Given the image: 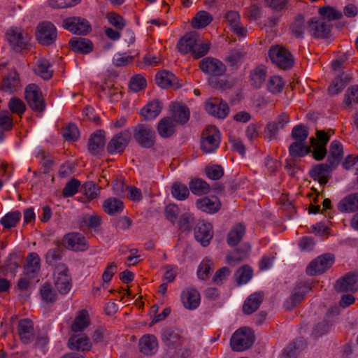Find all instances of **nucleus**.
<instances>
[{
    "label": "nucleus",
    "instance_id": "4d7b16f0",
    "mask_svg": "<svg viewBox=\"0 0 358 358\" xmlns=\"http://www.w3.org/2000/svg\"><path fill=\"white\" fill-rule=\"evenodd\" d=\"M62 135L68 141H76L80 135L79 130L75 124H69L62 128Z\"/></svg>",
    "mask_w": 358,
    "mask_h": 358
},
{
    "label": "nucleus",
    "instance_id": "5701e85b",
    "mask_svg": "<svg viewBox=\"0 0 358 358\" xmlns=\"http://www.w3.org/2000/svg\"><path fill=\"white\" fill-rule=\"evenodd\" d=\"M18 335L24 343H29L34 338V323L29 319H22L17 324Z\"/></svg>",
    "mask_w": 358,
    "mask_h": 358
},
{
    "label": "nucleus",
    "instance_id": "0e129e2a",
    "mask_svg": "<svg viewBox=\"0 0 358 358\" xmlns=\"http://www.w3.org/2000/svg\"><path fill=\"white\" fill-rule=\"evenodd\" d=\"M320 15L328 20H334L341 19L343 16L342 13L331 6H325L319 9Z\"/></svg>",
    "mask_w": 358,
    "mask_h": 358
},
{
    "label": "nucleus",
    "instance_id": "f704fd0d",
    "mask_svg": "<svg viewBox=\"0 0 358 358\" xmlns=\"http://www.w3.org/2000/svg\"><path fill=\"white\" fill-rule=\"evenodd\" d=\"M308 29V22H306L302 15H298L289 25V31L295 38H303L306 30Z\"/></svg>",
    "mask_w": 358,
    "mask_h": 358
},
{
    "label": "nucleus",
    "instance_id": "864d4df0",
    "mask_svg": "<svg viewBox=\"0 0 358 358\" xmlns=\"http://www.w3.org/2000/svg\"><path fill=\"white\" fill-rule=\"evenodd\" d=\"M252 269L248 265L241 266L235 273L236 282L238 285L247 283L252 278Z\"/></svg>",
    "mask_w": 358,
    "mask_h": 358
},
{
    "label": "nucleus",
    "instance_id": "49530a36",
    "mask_svg": "<svg viewBox=\"0 0 358 358\" xmlns=\"http://www.w3.org/2000/svg\"><path fill=\"white\" fill-rule=\"evenodd\" d=\"M266 86L268 92L277 94L282 91L285 87V81L280 76H272L268 79Z\"/></svg>",
    "mask_w": 358,
    "mask_h": 358
},
{
    "label": "nucleus",
    "instance_id": "2eb2a0df",
    "mask_svg": "<svg viewBox=\"0 0 358 358\" xmlns=\"http://www.w3.org/2000/svg\"><path fill=\"white\" fill-rule=\"evenodd\" d=\"M64 27L74 34H87L90 29V22L85 18L71 17L64 20Z\"/></svg>",
    "mask_w": 358,
    "mask_h": 358
},
{
    "label": "nucleus",
    "instance_id": "c756f323",
    "mask_svg": "<svg viewBox=\"0 0 358 358\" xmlns=\"http://www.w3.org/2000/svg\"><path fill=\"white\" fill-rule=\"evenodd\" d=\"M140 351L145 355L155 354L158 348V342L154 335L146 334L143 336L139 341Z\"/></svg>",
    "mask_w": 358,
    "mask_h": 358
},
{
    "label": "nucleus",
    "instance_id": "69168bd1",
    "mask_svg": "<svg viewBox=\"0 0 358 358\" xmlns=\"http://www.w3.org/2000/svg\"><path fill=\"white\" fill-rule=\"evenodd\" d=\"M181 333L177 329L168 328L164 329L162 333V338L164 341H169L176 343L181 338Z\"/></svg>",
    "mask_w": 358,
    "mask_h": 358
},
{
    "label": "nucleus",
    "instance_id": "20e7f679",
    "mask_svg": "<svg viewBox=\"0 0 358 358\" xmlns=\"http://www.w3.org/2000/svg\"><path fill=\"white\" fill-rule=\"evenodd\" d=\"M220 132L215 126L208 125L202 131L201 149L206 154L214 152L220 146Z\"/></svg>",
    "mask_w": 358,
    "mask_h": 358
},
{
    "label": "nucleus",
    "instance_id": "79ce46f5",
    "mask_svg": "<svg viewBox=\"0 0 358 358\" xmlns=\"http://www.w3.org/2000/svg\"><path fill=\"white\" fill-rule=\"evenodd\" d=\"M103 209L108 215H115L123 210L124 203L120 199L110 197L103 201Z\"/></svg>",
    "mask_w": 358,
    "mask_h": 358
},
{
    "label": "nucleus",
    "instance_id": "6e6552de",
    "mask_svg": "<svg viewBox=\"0 0 358 358\" xmlns=\"http://www.w3.org/2000/svg\"><path fill=\"white\" fill-rule=\"evenodd\" d=\"M57 36L56 27L50 22H43L36 27V38L43 45L52 44Z\"/></svg>",
    "mask_w": 358,
    "mask_h": 358
},
{
    "label": "nucleus",
    "instance_id": "aec40b11",
    "mask_svg": "<svg viewBox=\"0 0 358 358\" xmlns=\"http://www.w3.org/2000/svg\"><path fill=\"white\" fill-rule=\"evenodd\" d=\"M224 21L231 29L239 36L244 37L247 34V29L241 24V16L237 11H227L224 16Z\"/></svg>",
    "mask_w": 358,
    "mask_h": 358
},
{
    "label": "nucleus",
    "instance_id": "4be33fe9",
    "mask_svg": "<svg viewBox=\"0 0 358 358\" xmlns=\"http://www.w3.org/2000/svg\"><path fill=\"white\" fill-rule=\"evenodd\" d=\"M68 346L71 350L84 352L91 350L92 343L86 334H80L71 336L68 341Z\"/></svg>",
    "mask_w": 358,
    "mask_h": 358
},
{
    "label": "nucleus",
    "instance_id": "e433bc0d",
    "mask_svg": "<svg viewBox=\"0 0 358 358\" xmlns=\"http://www.w3.org/2000/svg\"><path fill=\"white\" fill-rule=\"evenodd\" d=\"M174 123L185 124L189 119V110L186 106L174 103L171 106Z\"/></svg>",
    "mask_w": 358,
    "mask_h": 358
},
{
    "label": "nucleus",
    "instance_id": "9b49d317",
    "mask_svg": "<svg viewBox=\"0 0 358 358\" xmlns=\"http://www.w3.org/2000/svg\"><path fill=\"white\" fill-rule=\"evenodd\" d=\"M205 109L208 113L219 119H224L229 113L227 103L217 97L209 98L205 103Z\"/></svg>",
    "mask_w": 358,
    "mask_h": 358
},
{
    "label": "nucleus",
    "instance_id": "13d9d810",
    "mask_svg": "<svg viewBox=\"0 0 358 358\" xmlns=\"http://www.w3.org/2000/svg\"><path fill=\"white\" fill-rule=\"evenodd\" d=\"M213 262L208 259H203L197 270V276L201 280H206L213 270Z\"/></svg>",
    "mask_w": 358,
    "mask_h": 358
},
{
    "label": "nucleus",
    "instance_id": "f8f14e48",
    "mask_svg": "<svg viewBox=\"0 0 358 358\" xmlns=\"http://www.w3.org/2000/svg\"><path fill=\"white\" fill-rule=\"evenodd\" d=\"M335 289L340 292H355L358 290V272L348 273L336 280Z\"/></svg>",
    "mask_w": 358,
    "mask_h": 358
},
{
    "label": "nucleus",
    "instance_id": "a19ab883",
    "mask_svg": "<svg viewBox=\"0 0 358 358\" xmlns=\"http://www.w3.org/2000/svg\"><path fill=\"white\" fill-rule=\"evenodd\" d=\"M343 155V150L342 144L338 141H332L329 147V155L327 159L328 162L336 166Z\"/></svg>",
    "mask_w": 358,
    "mask_h": 358
},
{
    "label": "nucleus",
    "instance_id": "a878e982",
    "mask_svg": "<svg viewBox=\"0 0 358 358\" xmlns=\"http://www.w3.org/2000/svg\"><path fill=\"white\" fill-rule=\"evenodd\" d=\"M331 31V25L322 20L312 19L308 21V31L315 38H327Z\"/></svg>",
    "mask_w": 358,
    "mask_h": 358
},
{
    "label": "nucleus",
    "instance_id": "bb28decb",
    "mask_svg": "<svg viewBox=\"0 0 358 358\" xmlns=\"http://www.w3.org/2000/svg\"><path fill=\"white\" fill-rule=\"evenodd\" d=\"M311 288L308 285H298L294 289L290 297L285 302V307L287 310H291L296 305L300 303L305 297L306 293L310 291Z\"/></svg>",
    "mask_w": 358,
    "mask_h": 358
},
{
    "label": "nucleus",
    "instance_id": "338daca9",
    "mask_svg": "<svg viewBox=\"0 0 358 358\" xmlns=\"http://www.w3.org/2000/svg\"><path fill=\"white\" fill-rule=\"evenodd\" d=\"M84 194L89 201L96 198L99 193V187L93 182H86L83 186Z\"/></svg>",
    "mask_w": 358,
    "mask_h": 358
},
{
    "label": "nucleus",
    "instance_id": "ea45409f",
    "mask_svg": "<svg viewBox=\"0 0 358 358\" xmlns=\"http://www.w3.org/2000/svg\"><path fill=\"white\" fill-rule=\"evenodd\" d=\"M263 296L259 293L250 294L245 301L243 311L245 314H252L255 312L262 302Z\"/></svg>",
    "mask_w": 358,
    "mask_h": 358
},
{
    "label": "nucleus",
    "instance_id": "c03bdc74",
    "mask_svg": "<svg viewBox=\"0 0 358 358\" xmlns=\"http://www.w3.org/2000/svg\"><path fill=\"white\" fill-rule=\"evenodd\" d=\"M213 16L206 10L199 11L192 20L194 28L201 29L208 26L213 21Z\"/></svg>",
    "mask_w": 358,
    "mask_h": 358
},
{
    "label": "nucleus",
    "instance_id": "5fc2aeb1",
    "mask_svg": "<svg viewBox=\"0 0 358 358\" xmlns=\"http://www.w3.org/2000/svg\"><path fill=\"white\" fill-rule=\"evenodd\" d=\"M8 107L11 113L17 115L20 117L24 113L27 107L24 101L18 97H12L8 103Z\"/></svg>",
    "mask_w": 358,
    "mask_h": 358
},
{
    "label": "nucleus",
    "instance_id": "f3484780",
    "mask_svg": "<svg viewBox=\"0 0 358 358\" xmlns=\"http://www.w3.org/2000/svg\"><path fill=\"white\" fill-rule=\"evenodd\" d=\"M180 300L186 309L195 310L200 305L201 295L196 289L187 287L182 291Z\"/></svg>",
    "mask_w": 358,
    "mask_h": 358
},
{
    "label": "nucleus",
    "instance_id": "6ab92c4d",
    "mask_svg": "<svg viewBox=\"0 0 358 358\" xmlns=\"http://www.w3.org/2000/svg\"><path fill=\"white\" fill-rule=\"evenodd\" d=\"M213 231L210 223L199 222L194 229V237L203 246H207L213 238Z\"/></svg>",
    "mask_w": 358,
    "mask_h": 358
},
{
    "label": "nucleus",
    "instance_id": "c9c22d12",
    "mask_svg": "<svg viewBox=\"0 0 358 358\" xmlns=\"http://www.w3.org/2000/svg\"><path fill=\"white\" fill-rule=\"evenodd\" d=\"M246 228L242 223L235 224L229 231L227 242L230 246L237 245L244 237Z\"/></svg>",
    "mask_w": 358,
    "mask_h": 358
},
{
    "label": "nucleus",
    "instance_id": "6e6d98bb",
    "mask_svg": "<svg viewBox=\"0 0 358 358\" xmlns=\"http://www.w3.org/2000/svg\"><path fill=\"white\" fill-rule=\"evenodd\" d=\"M171 194L175 199L182 201L189 196V188L184 184L176 182L172 185Z\"/></svg>",
    "mask_w": 358,
    "mask_h": 358
},
{
    "label": "nucleus",
    "instance_id": "473e14b6",
    "mask_svg": "<svg viewBox=\"0 0 358 358\" xmlns=\"http://www.w3.org/2000/svg\"><path fill=\"white\" fill-rule=\"evenodd\" d=\"M71 49L77 53L88 54L93 50V43L85 38H72L69 43Z\"/></svg>",
    "mask_w": 358,
    "mask_h": 358
},
{
    "label": "nucleus",
    "instance_id": "ddd939ff",
    "mask_svg": "<svg viewBox=\"0 0 358 358\" xmlns=\"http://www.w3.org/2000/svg\"><path fill=\"white\" fill-rule=\"evenodd\" d=\"M199 67L203 73L213 76H221L226 71L224 64L213 57L203 58L199 63Z\"/></svg>",
    "mask_w": 358,
    "mask_h": 358
},
{
    "label": "nucleus",
    "instance_id": "423d86ee",
    "mask_svg": "<svg viewBox=\"0 0 358 358\" xmlns=\"http://www.w3.org/2000/svg\"><path fill=\"white\" fill-rule=\"evenodd\" d=\"M24 98L28 106L36 113H42L45 109V102L40 87L36 84L28 85L24 90Z\"/></svg>",
    "mask_w": 358,
    "mask_h": 358
},
{
    "label": "nucleus",
    "instance_id": "f03ea898",
    "mask_svg": "<svg viewBox=\"0 0 358 358\" xmlns=\"http://www.w3.org/2000/svg\"><path fill=\"white\" fill-rule=\"evenodd\" d=\"M268 57L272 63L279 69L287 70L294 64V58L291 52L280 45H273L268 50Z\"/></svg>",
    "mask_w": 358,
    "mask_h": 358
},
{
    "label": "nucleus",
    "instance_id": "412c9836",
    "mask_svg": "<svg viewBox=\"0 0 358 358\" xmlns=\"http://www.w3.org/2000/svg\"><path fill=\"white\" fill-rule=\"evenodd\" d=\"M196 206L203 212L213 214L220 209L221 202L217 196H205L196 200Z\"/></svg>",
    "mask_w": 358,
    "mask_h": 358
},
{
    "label": "nucleus",
    "instance_id": "e2e57ef3",
    "mask_svg": "<svg viewBox=\"0 0 358 358\" xmlns=\"http://www.w3.org/2000/svg\"><path fill=\"white\" fill-rule=\"evenodd\" d=\"M250 250V246L249 245H245L244 250H243L242 251H239V250H236L231 254L228 255L227 257V261L228 264H235L236 263L241 262L247 257L248 252Z\"/></svg>",
    "mask_w": 358,
    "mask_h": 358
},
{
    "label": "nucleus",
    "instance_id": "a211bd4d",
    "mask_svg": "<svg viewBox=\"0 0 358 358\" xmlns=\"http://www.w3.org/2000/svg\"><path fill=\"white\" fill-rule=\"evenodd\" d=\"M41 271V258L36 252L27 255L24 266V273L29 278H34Z\"/></svg>",
    "mask_w": 358,
    "mask_h": 358
},
{
    "label": "nucleus",
    "instance_id": "1a4fd4ad",
    "mask_svg": "<svg viewBox=\"0 0 358 358\" xmlns=\"http://www.w3.org/2000/svg\"><path fill=\"white\" fill-rule=\"evenodd\" d=\"M131 134L132 132L127 129L114 135L108 143V152L111 155L122 153L131 141Z\"/></svg>",
    "mask_w": 358,
    "mask_h": 358
},
{
    "label": "nucleus",
    "instance_id": "3c124183",
    "mask_svg": "<svg viewBox=\"0 0 358 358\" xmlns=\"http://www.w3.org/2000/svg\"><path fill=\"white\" fill-rule=\"evenodd\" d=\"M21 218V213L18 210L12 211L6 214L0 220L1 224L5 229L15 227Z\"/></svg>",
    "mask_w": 358,
    "mask_h": 358
},
{
    "label": "nucleus",
    "instance_id": "7ed1b4c3",
    "mask_svg": "<svg viewBox=\"0 0 358 358\" xmlns=\"http://www.w3.org/2000/svg\"><path fill=\"white\" fill-rule=\"evenodd\" d=\"M255 341V336L250 328L243 327L237 329L230 339L231 349L236 352H243L248 349Z\"/></svg>",
    "mask_w": 358,
    "mask_h": 358
},
{
    "label": "nucleus",
    "instance_id": "4c0bfd02",
    "mask_svg": "<svg viewBox=\"0 0 358 358\" xmlns=\"http://www.w3.org/2000/svg\"><path fill=\"white\" fill-rule=\"evenodd\" d=\"M162 109V106L160 101L154 100L148 103L141 109V114L145 119L151 120L156 118L159 115Z\"/></svg>",
    "mask_w": 358,
    "mask_h": 358
},
{
    "label": "nucleus",
    "instance_id": "774afa93",
    "mask_svg": "<svg viewBox=\"0 0 358 358\" xmlns=\"http://www.w3.org/2000/svg\"><path fill=\"white\" fill-rule=\"evenodd\" d=\"M80 185L79 180L72 178L69 181L62 190V194L64 197L73 196L78 190Z\"/></svg>",
    "mask_w": 358,
    "mask_h": 358
},
{
    "label": "nucleus",
    "instance_id": "bf43d9fd",
    "mask_svg": "<svg viewBox=\"0 0 358 358\" xmlns=\"http://www.w3.org/2000/svg\"><path fill=\"white\" fill-rule=\"evenodd\" d=\"M194 46L192 56L199 59L206 55L209 51L210 43L208 41L203 40L201 37L199 38V42Z\"/></svg>",
    "mask_w": 358,
    "mask_h": 358
},
{
    "label": "nucleus",
    "instance_id": "b1692460",
    "mask_svg": "<svg viewBox=\"0 0 358 358\" xmlns=\"http://www.w3.org/2000/svg\"><path fill=\"white\" fill-rule=\"evenodd\" d=\"M155 80L157 84L162 88L173 87L178 89L181 87L178 78L171 72L162 71L156 74Z\"/></svg>",
    "mask_w": 358,
    "mask_h": 358
},
{
    "label": "nucleus",
    "instance_id": "a18cd8bd",
    "mask_svg": "<svg viewBox=\"0 0 358 358\" xmlns=\"http://www.w3.org/2000/svg\"><path fill=\"white\" fill-rule=\"evenodd\" d=\"M35 72L45 80L51 78L53 73L49 61L44 58L39 59L37 61Z\"/></svg>",
    "mask_w": 358,
    "mask_h": 358
},
{
    "label": "nucleus",
    "instance_id": "de8ad7c7",
    "mask_svg": "<svg viewBox=\"0 0 358 358\" xmlns=\"http://www.w3.org/2000/svg\"><path fill=\"white\" fill-rule=\"evenodd\" d=\"M39 292L42 300L47 303L52 304L57 301V294L52 285L48 282H45L42 285Z\"/></svg>",
    "mask_w": 358,
    "mask_h": 358
},
{
    "label": "nucleus",
    "instance_id": "7c9ffc66",
    "mask_svg": "<svg viewBox=\"0 0 358 358\" xmlns=\"http://www.w3.org/2000/svg\"><path fill=\"white\" fill-rule=\"evenodd\" d=\"M90 325V317L87 310L83 309L78 312L71 325V330L74 332L85 331Z\"/></svg>",
    "mask_w": 358,
    "mask_h": 358
},
{
    "label": "nucleus",
    "instance_id": "0eeeda50",
    "mask_svg": "<svg viewBox=\"0 0 358 358\" xmlns=\"http://www.w3.org/2000/svg\"><path fill=\"white\" fill-rule=\"evenodd\" d=\"M54 285L61 294H66L72 287V279L66 265H62L53 271Z\"/></svg>",
    "mask_w": 358,
    "mask_h": 358
},
{
    "label": "nucleus",
    "instance_id": "8fccbe9b",
    "mask_svg": "<svg viewBox=\"0 0 358 358\" xmlns=\"http://www.w3.org/2000/svg\"><path fill=\"white\" fill-rule=\"evenodd\" d=\"M266 76V69L264 66H257L250 73L252 85L259 88L263 85Z\"/></svg>",
    "mask_w": 358,
    "mask_h": 358
},
{
    "label": "nucleus",
    "instance_id": "dca6fc26",
    "mask_svg": "<svg viewBox=\"0 0 358 358\" xmlns=\"http://www.w3.org/2000/svg\"><path fill=\"white\" fill-rule=\"evenodd\" d=\"M63 244L67 249L75 251H85L88 248L87 240L79 233H70L64 236Z\"/></svg>",
    "mask_w": 358,
    "mask_h": 358
},
{
    "label": "nucleus",
    "instance_id": "39448f33",
    "mask_svg": "<svg viewBox=\"0 0 358 358\" xmlns=\"http://www.w3.org/2000/svg\"><path fill=\"white\" fill-rule=\"evenodd\" d=\"M133 136L136 142L142 148H152L156 142L155 131L152 126L138 124L133 129Z\"/></svg>",
    "mask_w": 358,
    "mask_h": 358
},
{
    "label": "nucleus",
    "instance_id": "393cba45",
    "mask_svg": "<svg viewBox=\"0 0 358 358\" xmlns=\"http://www.w3.org/2000/svg\"><path fill=\"white\" fill-rule=\"evenodd\" d=\"M200 36L196 32L187 33L178 43V51L182 54L192 55L194 46L199 42Z\"/></svg>",
    "mask_w": 358,
    "mask_h": 358
},
{
    "label": "nucleus",
    "instance_id": "cd10ccee",
    "mask_svg": "<svg viewBox=\"0 0 358 358\" xmlns=\"http://www.w3.org/2000/svg\"><path fill=\"white\" fill-rule=\"evenodd\" d=\"M21 88L19 74L15 71L10 72L0 85V90L12 94Z\"/></svg>",
    "mask_w": 358,
    "mask_h": 358
},
{
    "label": "nucleus",
    "instance_id": "052dcab7",
    "mask_svg": "<svg viewBox=\"0 0 358 358\" xmlns=\"http://www.w3.org/2000/svg\"><path fill=\"white\" fill-rule=\"evenodd\" d=\"M343 102L347 108H352L358 103V85H352L348 89Z\"/></svg>",
    "mask_w": 358,
    "mask_h": 358
},
{
    "label": "nucleus",
    "instance_id": "37998d69",
    "mask_svg": "<svg viewBox=\"0 0 358 358\" xmlns=\"http://www.w3.org/2000/svg\"><path fill=\"white\" fill-rule=\"evenodd\" d=\"M189 188L192 193L196 196L207 194L210 192V185L200 178L192 179L189 183Z\"/></svg>",
    "mask_w": 358,
    "mask_h": 358
},
{
    "label": "nucleus",
    "instance_id": "603ef678",
    "mask_svg": "<svg viewBox=\"0 0 358 358\" xmlns=\"http://www.w3.org/2000/svg\"><path fill=\"white\" fill-rule=\"evenodd\" d=\"M310 150L308 145L304 144V141H295L289 148V155L294 157H301L307 155Z\"/></svg>",
    "mask_w": 358,
    "mask_h": 358
},
{
    "label": "nucleus",
    "instance_id": "4468645a",
    "mask_svg": "<svg viewBox=\"0 0 358 358\" xmlns=\"http://www.w3.org/2000/svg\"><path fill=\"white\" fill-rule=\"evenodd\" d=\"M335 168L336 166H333L327 161L326 163L313 166L310 170L309 175L313 180L317 181L323 186L327 183L330 173Z\"/></svg>",
    "mask_w": 358,
    "mask_h": 358
},
{
    "label": "nucleus",
    "instance_id": "09e8293b",
    "mask_svg": "<svg viewBox=\"0 0 358 358\" xmlns=\"http://www.w3.org/2000/svg\"><path fill=\"white\" fill-rule=\"evenodd\" d=\"M331 315V313H327L326 317L315 327L313 331V335L315 337H320L329 332L333 323Z\"/></svg>",
    "mask_w": 358,
    "mask_h": 358
},
{
    "label": "nucleus",
    "instance_id": "c85d7f7f",
    "mask_svg": "<svg viewBox=\"0 0 358 358\" xmlns=\"http://www.w3.org/2000/svg\"><path fill=\"white\" fill-rule=\"evenodd\" d=\"M63 249L59 246L49 249L45 255V263L52 267L53 271H56L59 266L66 265L62 262Z\"/></svg>",
    "mask_w": 358,
    "mask_h": 358
},
{
    "label": "nucleus",
    "instance_id": "f257e3e1",
    "mask_svg": "<svg viewBox=\"0 0 358 358\" xmlns=\"http://www.w3.org/2000/svg\"><path fill=\"white\" fill-rule=\"evenodd\" d=\"M6 38L11 49L15 52L29 48L31 36L21 27H12L8 29L6 33Z\"/></svg>",
    "mask_w": 358,
    "mask_h": 358
},
{
    "label": "nucleus",
    "instance_id": "2f4dec72",
    "mask_svg": "<svg viewBox=\"0 0 358 358\" xmlns=\"http://www.w3.org/2000/svg\"><path fill=\"white\" fill-rule=\"evenodd\" d=\"M105 145V133L99 130L93 133L88 141V150L92 155L99 154Z\"/></svg>",
    "mask_w": 358,
    "mask_h": 358
},
{
    "label": "nucleus",
    "instance_id": "58836bf2",
    "mask_svg": "<svg viewBox=\"0 0 358 358\" xmlns=\"http://www.w3.org/2000/svg\"><path fill=\"white\" fill-rule=\"evenodd\" d=\"M175 123L171 117L162 118L157 124V131L162 138H168L175 133Z\"/></svg>",
    "mask_w": 358,
    "mask_h": 358
},
{
    "label": "nucleus",
    "instance_id": "72a5a7b5",
    "mask_svg": "<svg viewBox=\"0 0 358 358\" xmlns=\"http://www.w3.org/2000/svg\"><path fill=\"white\" fill-rule=\"evenodd\" d=\"M338 209L342 213H352L358 210V193L345 196L338 204Z\"/></svg>",
    "mask_w": 358,
    "mask_h": 358
},
{
    "label": "nucleus",
    "instance_id": "680f3d73",
    "mask_svg": "<svg viewBox=\"0 0 358 358\" xmlns=\"http://www.w3.org/2000/svg\"><path fill=\"white\" fill-rule=\"evenodd\" d=\"M109 24L117 30H122L126 26V21L122 16L115 12H109L106 16Z\"/></svg>",
    "mask_w": 358,
    "mask_h": 358
},
{
    "label": "nucleus",
    "instance_id": "9d476101",
    "mask_svg": "<svg viewBox=\"0 0 358 358\" xmlns=\"http://www.w3.org/2000/svg\"><path fill=\"white\" fill-rule=\"evenodd\" d=\"M334 262V257L331 254H324L313 259L306 268V273L310 275H320L326 272Z\"/></svg>",
    "mask_w": 358,
    "mask_h": 358
}]
</instances>
